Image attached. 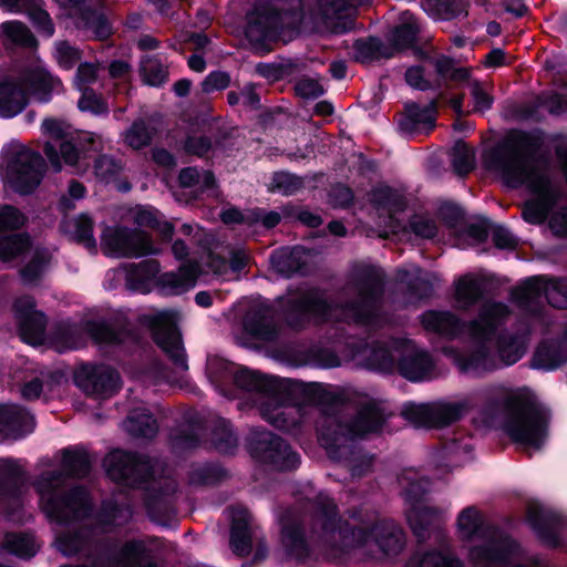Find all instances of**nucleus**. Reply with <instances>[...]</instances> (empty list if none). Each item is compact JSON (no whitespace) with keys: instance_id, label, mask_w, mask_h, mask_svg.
Listing matches in <instances>:
<instances>
[{"instance_id":"5","label":"nucleus","mask_w":567,"mask_h":567,"mask_svg":"<svg viewBox=\"0 0 567 567\" xmlns=\"http://www.w3.org/2000/svg\"><path fill=\"white\" fill-rule=\"evenodd\" d=\"M385 422L383 411L375 404L361 408L350 425L337 416L324 415L318 423V439L330 458L347 462L353 476H362L372 466V457L354 450L353 439L378 432Z\"/></svg>"},{"instance_id":"38","label":"nucleus","mask_w":567,"mask_h":567,"mask_svg":"<svg viewBox=\"0 0 567 567\" xmlns=\"http://www.w3.org/2000/svg\"><path fill=\"white\" fill-rule=\"evenodd\" d=\"M158 271L159 266L155 260L133 264L126 269V281L133 289H144L145 285L155 278Z\"/></svg>"},{"instance_id":"37","label":"nucleus","mask_w":567,"mask_h":567,"mask_svg":"<svg viewBox=\"0 0 567 567\" xmlns=\"http://www.w3.org/2000/svg\"><path fill=\"white\" fill-rule=\"evenodd\" d=\"M93 220L87 215L81 214L75 218L65 220L63 224L64 231L71 238L91 250H95L96 240L93 236Z\"/></svg>"},{"instance_id":"46","label":"nucleus","mask_w":567,"mask_h":567,"mask_svg":"<svg viewBox=\"0 0 567 567\" xmlns=\"http://www.w3.org/2000/svg\"><path fill=\"white\" fill-rule=\"evenodd\" d=\"M372 202L379 209H386L392 218V214L404 208L403 197L390 187H379L372 193Z\"/></svg>"},{"instance_id":"11","label":"nucleus","mask_w":567,"mask_h":567,"mask_svg":"<svg viewBox=\"0 0 567 567\" xmlns=\"http://www.w3.org/2000/svg\"><path fill=\"white\" fill-rule=\"evenodd\" d=\"M42 131L47 136L44 153L55 171L61 169V159L70 166L79 163L80 150L76 144L80 143L82 137L75 134L70 125L58 120L48 118L42 123Z\"/></svg>"},{"instance_id":"8","label":"nucleus","mask_w":567,"mask_h":567,"mask_svg":"<svg viewBox=\"0 0 567 567\" xmlns=\"http://www.w3.org/2000/svg\"><path fill=\"white\" fill-rule=\"evenodd\" d=\"M457 530L464 540L474 542L470 548V560L476 567H495L511 559L516 544L495 528L486 526L481 512L466 507L457 518Z\"/></svg>"},{"instance_id":"32","label":"nucleus","mask_w":567,"mask_h":567,"mask_svg":"<svg viewBox=\"0 0 567 567\" xmlns=\"http://www.w3.org/2000/svg\"><path fill=\"white\" fill-rule=\"evenodd\" d=\"M455 302L457 308L466 310L473 307L482 297L484 284L475 275L460 277L455 284Z\"/></svg>"},{"instance_id":"31","label":"nucleus","mask_w":567,"mask_h":567,"mask_svg":"<svg viewBox=\"0 0 567 567\" xmlns=\"http://www.w3.org/2000/svg\"><path fill=\"white\" fill-rule=\"evenodd\" d=\"M567 362V341H545L537 348L533 357L535 368L553 370Z\"/></svg>"},{"instance_id":"1","label":"nucleus","mask_w":567,"mask_h":567,"mask_svg":"<svg viewBox=\"0 0 567 567\" xmlns=\"http://www.w3.org/2000/svg\"><path fill=\"white\" fill-rule=\"evenodd\" d=\"M484 165L513 188L525 186L535 199L523 208V218L533 225L542 224L557 200L558 192L547 172L536 159L526 134L515 133L484 154Z\"/></svg>"},{"instance_id":"42","label":"nucleus","mask_w":567,"mask_h":567,"mask_svg":"<svg viewBox=\"0 0 567 567\" xmlns=\"http://www.w3.org/2000/svg\"><path fill=\"white\" fill-rule=\"evenodd\" d=\"M143 82L151 86H159L167 80L168 71L155 56H145L140 65Z\"/></svg>"},{"instance_id":"55","label":"nucleus","mask_w":567,"mask_h":567,"mask_svg":"<svg viewBox=\"0 0 567 567\" xmlns=\"http://www.w3.org/2000/svg\"><path fill=\"white\" fill-rule=\"evenodd\" d=\"M282 543L290 554L295 555L297 558L306 556L307 547L299 528L284 525Z\"/></svg>"},{"instance_id":"24","label":"nucleus","mask_w":567,"mask_h":567,"mask_svg":"<svg viewBox=\"0 0 567 567\" xmlns=\"http://www.w3.org/2000/svg\"><path fill=\"white\" fill-rule=\"evenodd\" d=\"M28 104V93L21 79H6L0 82V116L13 117Z\"/></svg>"},{"instance_id":"45","label":"nucleus","mask_w":567,"mask_h":567,"mask_svg":"<svg viewBox=\"0 0 567 567\" xmlns=\"http://www.w3.org/2000/svg\"><path fill=\"white\" fill-rule=\"evenodd\" d=\"M3 546L8 551L23 558L32 557L39 548L33 537L24 534H7Z\"/></svg>"},{"instance_id":"9","label":"nucleus","mask_w":567,"mask_h":567,"mask_svg":"<svg viewBox=\"0 0 567 567\" xmlns=\"http://www.w3.org/2000/svg\"><path fill=\"white\" fill-rule=\"evenodd\" d=\"M235 381L243 389L260 393V414L275 427L290 431L300 423V408L285 403L282 381L246 369L236 374Z\"/></svg>"},{"instance_id":"10","label":"nucleus","mask_w":567,"mask_h":567,"mask_svg":"<svg viewBox=\"0 0 567 567\" xmlns=\"http://www.w3.org/2000/svg\"><path fill=\"white\" fill-rule=\"evenodd\" d=\"M2 166L9 184L21 194L33 190L40 184L44 171L41 155L24 146L8 152Z\"/></svg>"},{"instance_id":"58","label":"nucleus","mask_w":567,"mask_h":567,"mask_svg":"<svg viewBox=\"0 0 567 567\" xmlns=\"http://www.w3.org/2000/svg\"><path fill=\"white\" fill-rule=\"evenodd\" d=\"M82 96L78 102V106L83 112H91L94 115L106 114L109 107L106 103L91 89L81 91Z\"/></svg>"},{"instance_id":"16","label":"nucleus","mask_w":567,"mask_h":567,"mask_svg":"<svg viewBox=\"0 0 567 567\" xmlns=\"http://www.w3.org/2000/svg\"><path fill=\"white\" fill-rule=\"evenodd\" d=\"M101 246L106 254L117 257H141L157 252L146 233L122 227H105Z\"/></svg>"},{"instance_id":"63","label":"nucleus","mask_w":567,"mask_h":567,"mask_svg":"<svg viewBox=\"0 0 567 567\" xmlns=\"http://www.w3.org/2000/svg\"><path fill=\"white\" fill-rule=\"evenodd\" d=\"M97 79V66L93 63H81L74 76V85L82 91Z\"/></svg>"},{"instance_id":"49","label":"nucleus","mask_w":567,"mask_h":567,"mask_svg":"<svg viewBox=\"0 0 567 567\" xmlns=\"http://www.w3.org/2000/svg\"><path fill=\"white\" fill-rule=\"evenodd\" d=\"M433 65L443 79H447L457 83H463L465 80H468V75L471 74L470 69L460 68L456 63L446 56H441L433 61Z\"/></svg>"},{"instance_id":"34","label":"nucleus","mask_w":567,"mask_h":567,"mask_svg":"<svg viewBox=\"0 0 567 567\" xmlns=\"http://www.w3.org/2000/svg\"><path fill=\"white\" fill-rule=\"evenodd\" d=\"M308 260V251L303 248L295 247L292 249H281L271 255L274 268L285 275L290 276L301 271Z\"/></svg>"},{"instance_id":"14","label":"nucleus","mask_w":567,"mask_h":567,"mask_svg":"<svg viewBox=\"0 0 567 567\" xmlns=\"http://www.w3.org/2000/svg\"><path fill=\"white\" fill-rule=\"evenodd\" d=\"M400 483L410 506L406 512L408 522L413 533L419 538H423L427 527L439 520L437 511L420 503L421 497L427 489L429 482L417 477L415 472L409 471L401 476Z\"/></svg>"},{"instance_id":"60","label":"nucleus","mask_w":567,"mask_h":567,"mask_svg":"<svg viewBox=\"0 0 567 567\" xmlns=\"http://www.w3.org/2000/svg\"><path fill=\"white\" fill-rule=\"evenodd\" d=\"M23 12L29 14L30 19L40 32L47 37H51L54 33L53 23L47 11L38 7H33L30 2H28L27 10Z\"/></svg>"},{"instance_id":"6","label":"nucleus","mask_w":567,"mask_h":567,"mask_svg":"<svg viewBox=\"0 0 567 567\" xmlns=\"http://www.w3.org/2000/svg\"><path fill=\"white\" fill-rule=\"evenodd\" d=\"M90 455L84 450L62 452V472H48L40 476L35 486L40 503L47 516L58 523L87 515L91 504L83 488H74L68 494L61 492L63 475L82 477L91 470Z\"/></svg>"},{"instance_id":"43","label":"nucleus","mask_w":567,"mask_h":567,"mask_svg":"<svg viewBox=\"0 0 567 567\" xmlns=\"http://www.w3.org/2000/svg\"><path fill=\"white\" fill-rule=\"evenodd\" d=\"M401 415L415 427H432V402H409L402 406Z\"/></svg>"},{"instance_id":"13","label":"nucleus","mask_w":567,"mask_h":567,"mask_svg":"<svg viewBox=\"0 0 567 567\" xmlns=\"http://www.w3.org/2000/svg\"><path fill=\"white\" fill-rule=\"evenodd\" d=\"M177 319V312L172 310H162L142 317V321L152 328L158 347L181 370H187L184 347L176 328Z\"/></svg>"},{"instance_id":"40","label":"nucleus","mask_w":567,"mask_h":567,"mask_svg":"<svg viewBox=\"0 0 567 567\" xmlns=\"http://www.w3.org/2000/svg\"><path fill=\"white\" fill-rule=\"evenodd\" d=\"M412 561L415 567H463L462 563L446 548L417 553Z\"/></svg>"},{"instance_id":"51","label":"nucleus","mask_w":567,"mask_h":567,"mask_svg":"<svg viewBox=\"0 0 567 567\" xmlns=\"http://www.w3.org/2000/svg\"><path fill=\"white\" fill-rule=\"evenodd\" d=\"M153 138V131L143 122L136 121L124 133V142L133 150L147 146Z\"/></svg>"},{"instance_id":"53","label":"nucleus","mask_w":567,"mask_h":567,"mask_svg":"<svg viewBox=\"0 0 567 567\" xmlns=\"http://www.w3.org/2000/svg\"><path fill=\"white\" fill-rule=\"evenodd\" d=\"M51 259L47 250L37 251L31 261L21 270L22 280L27 284L34 282L45 270Z\"/></svg>"},{"instance_id":"4","label":"nucleus","mask_w":567,"mask_h":567,"mask_svg":"<svg viewBox=\"0 0 567 567\" xmlns=\"http://www.w3.org/2000/svg\"><path fill=\"white\" fill-rule=\"evenodd\" d=\"M482 422L501 424L509 439L527 449L539 450L547 439L548 416L532 401L525 388L494 385L483 391Z\"/></svg>"},{"instance_id":"2","label":"nucleus","mask_w":567,"mask_h":567,"mask_svg":"<svg viewBox=\"0 0 567 567\" xmlns=\"http://www.w3.org/2000/svg\"><path fill=\"white\" fill-rule=\"evenodd\" d=\"M311 538L318 542L329 558L337 559L359 549L363 556L380 559L398 555L404 546V534L393 522L381 520L369 528L350 527L337 519L336 505L324 494L316 502Z\"/></svg>"},{"instance_id":"30","label":"nucleus","mask_w":567,"mask_h":567,"mask_svg":"<svg viewBox=\"0 0 567 567\" xmlns=\"http://www.w3.org/2000/svg\"><path fill=\"white\" fill-rule=\"evenodd\" d=\"M435 106L433 104L419 106L411 103L405 106L400 128L405 133L427 132L434 126Z\"/></svg>"},{"instance_id":"54","label":"nucleus","mask_w":567,"mask_h":567,"mask_svg":"<svg viewBox=\"0 0 567 567\" xmlns=\"http://www.w3.org/2000/svg\"><path fill=\"white\" fill-rule=\"evenodd\" d=\"M86 330L99 343H121L125 340V334L123 332H115L103 322H89Z\"/></svg>"},{"instance_id":"15","label":"nucleus","mask_w":567,"mask_h":567,"mask_svg":"<svg viewBox=\"0 0 567 567\" xmlns=\"http://www.w3.org/2000/svg\"><path fill=\"white\" fill-rule=\"evenodd\" d=\"M104 467L111 480L132 486L155 475V465L150 458L120 450L106 455Z\"/></svg>"},{"instance_id":"39","label":"nucleus","mask_w":567,"mask_h":567,"mask_svg":"<svg viewBox=\"0 0 567 567\" xmlns=\"http://www.w3.org/2000/svg\"><path fill=\"white\" fill-rule=\"evenodd\" d=\"M0 33L4 42L32 48L37 41L29 28L20 21H7L1 23Z\"/></svg>"},{"instance_id":"44","label":"nucleus","mask_w":567,"mask_h":567,"mask_svg":"<svg viewBox=\"0 0 567 567\" xmlns=\"http://www.w3.org/2000/svg\"><path fill=\"white\" fill-rule=\"evenodd\" d=\"M463 84L468 87L473 100V109L471 112H485L492 107L494 100L488 91L487 83L480 82L470 74L468 80H465Z\"/></svg>"},{"instance_id":"25","label":"nucleus","mask_w":567,"mask_h":567,"mask_svg":"<svg viewBox=\"0 0 567 567\" xmlns=\"http://www.w3.org/2000/svg\"><path fill=\"white\" fill-rule=\"evenodd\" d=\"M245 330L265 341H269L276 336V326L274 323V310L265 303L254 306L245 316Z\"/></svg>"},{"instance_id":"50","label":"nucleus","mask_w":567,"mask_h":567,"mask_svg":"<svg viewBox=\"0 0 567 567\" xmlns=\"http://www.w3.org/2000/svg\"><path fill=\"white\" fill-rule=\"evenodd\" d=\"M82 22L84 28L99 40H104L112 33V27L102 12L85 11L82 14Z\"/></svg>"},{"instance_id":"21","label":"nucleus","mask_w":567,"mask_h":567,"mask_svg":"<svg viewBox=\"0 0 567 567\" xmlns=\"http://www.w3.org/2000/svg\"><path fill=\"white\" fill-rule=\"evenodd\" d=\"M155 540L133 539L124 543L113 556L115 567H158L153 560Z\"/></svg>"},{"instance_id":"22","label":"nucleus","mask_w":567,"mask_h":567,"mask_svg":"<svg viewBox=\"0 0 567 567\" xmlns=\"http://www.w3.org/2000/svg\"><path fill=\"white\" fill-rule=\"evenodd\" d=\"M476 406V396L467 394L454 400H441L432 402V427L449 426L466 414H468Z\"/></svg>"},{"instance_id":"23","label":"nucleus","mask_w":567,"mask_h":567,"mask_svg":"<svg viewBox=\"0 0 567 567\" xmlns=\"http://www.w3.org/2000/svg\"><path fill=\"white\" fill-rule=\"evenodd\" d=\"M231 529L230 547L238 556H246L252 547L254 530L250 527V514L244 507H234L230 511Z\"/></svg>"},{"instance_id":"26","label":"nucleus","mask_w":567,"mask_h":567,"mask_svg":"<svg viewBox=\"0 0 567 567\" xmlns=\"http://www.w3.org/2000/svg\"><path fill=\"white\" fill-rule=\"evenodd\" d=\"M21 81L24 82L27 92L30 91L41 102H48L52 93L62 91L61 80L42 66L29 71Z\"/></svg>"},{"instance_id":"33","label":"nucleus","mask_w":567,"mask_h":567,"mask_svg":"<svg viewBox=\"0 0 567 567\" xmlns=\"http://www.w3.org/2000/svg\"><path fill=\"white\" fill-rule=\"evenodd\" d=\"M352 0H317L312 9L316 20L322 22L327 29L338 31L340 20Z\"/></svg>"},{"instance_id":"36","label":"nucleus","mask_w":567,"mask_h":567,"mask_svg":"<svg viewBox=\"0 0 567 567\" xmlns=\"http://www.w3.org/2000/svg\"><path fill=\"white\" fill-rule=\"evenodd\" d=\"M422 324L426 330L446 336H456L463 329L460 319L449 311H427L422 316Z\"/></svg>"},{"instance_id":"19","label":"nucleus","mask_w":567,"mask_h":567,"mask_svg":"<svg viewBox=\"0 0 567 567\" xmlns=\"http://www.w3.org/2000/svg\"><path fill=\"white\" fill-rule=\"evenodd\" d=\"M13 310L22 340L32 346L40 344L44 337L47 318L35 309L34 300L29 296L21 297L16 300Z\"/></svg>"},{"instance_id":"20","label":"nucleus","mask_w":567,"mask_h":567,"mask_svg":"<svg viewBox=\"0 0 567 567\" xmlns=\"http://www.w3.org/2000/svg\"><path fill=\"white\" fill-rule=\"evenodd\" d=\"M433 360L427 352L408 341L401 343L398 369L405 379L421 381L429 378L433 371Z\"/></svg>"},{"instance_id":"47","label":"nucleus","mask_w":567,"mask_h":567,"mask_svg":"<svg viewBox=\"0 0 567 567\" xmlns=\"http://www.w3.org/2000/svg\"><path fill=\"white\" fill-rule=\"evenodd\" d=\"M451 162L457 175H466L474 168V152L467 144L457 142L452 150Z\"/></svg>"},{"instance_id":"29","label":"nucleus","mask_w":567,"mask_h":567,"mask_svg":"<svg viewBox=\"0 0 567 567\" xmlns=\"http://www.w3.org/2000/svg\"><path fill=\"white\" fill-rule=\"evenodd\" d=\"M400 351L401 344L388 347L383 343H373L367 346L361 354L368 368L389 372L394 369L395 362L399 360Z\"/></svg>"},{"instance_id":"3","label":"nucleus","mask_w":567,"mask_h":567,"mask_svg":"<svg viewBox=\"0 0 567 567\" xmlns=\"http://www.w3.org/2000/svg\"><path fill=\"white\" fill-rule=\"evenodd\" d=\"M508 315V307L502 302L484 303L478 317L467 323L468 336L475 342L471 353L465 354L452 348L444 349V353L460 371L473 375L516 363L526 352L527 340L524 334L499 333Z\"/></svg>"},{"instance_id":"28","label":"nucleus","mask_w":567,"mask_h":567,"mask_svg":"<svg viewBox=\"0 0 567 567\" xmlns=\"http://www.w3.org/2000/svg\"><path fill=\"white\" fill-rule=\"evenodd\" d=\"M198 275L199 265L192 261L182 265L176 272L163 274L158 278V284L167 292L178 295L193 288Z\"/></svg>"},{"instance_id":"64","label":"nucleus","mask_w":567,"mask_h":567,"mask_svg":"<svg viewBox=\"0 0 567 567\" xmlns=\"http://www.w3.org/2000/svg\"><path fill=\"white\" fill-rule=\"evenodd\" d=\"M23 220V216L17 208L9 205L0 208V230L18 228Z\"/></svg>"},{"instance_id":"41","label":"nucleus","mask_w":567,"mask_h":567,"mask_svg":"<svg viewBox=\"0 0 567 567\" xmlns=\"http://www.w3.org/2000/svg\"><path fill=\"white\" fill-rule=\"evenodd\" d=\"M420 25L412 14L405 13L402 22L393 30L392 42L398 49H406L414 44Z\"/></svg>"},{"instance_id":"57","label":"nucleus","mask_w":567,"mask_h":567,"mask_svg":"<svg viewBox=\"0 0 567 567\" xmlns=\"http://www.w3.org/2000/svg\"><path fill=\"white\" fill-rule=\"evenodd\" d=\"M264 16H259L258 18H254L250 16L249 18V24L247 27V34L251 38H268L271 35L274 30L277 27V17L270 16L265 17V23H264Z\"/></svg>"},{"instance_id":"61","label":"nucleus","mask_w":567,"mask_h":567,"mask_svg":"<svg viewBox=\"0 0 567 567\" xmlns=\"http://www.w3.org/2000/svg\"><path fill=\"white\" fill-rule=\"evenodd\" d=\"M55 59L60 66L71 69L80 61L81 53L68 42H59L55 45Z\"/></svg>"},{"instance_id":"52","label":"nucleus","mask_w":567,"mask_h":567,"mask_svg":"<svg viewBox=\"0 0 567 567\" xmlns=\"http://www.w3.org/2000/svg\"><path fill=\"white\" fill-rule=\"evenodd\" d=\"M132 517V509L125 505L105 504L101 514V523L107 527H116L126 524Z\"/></svg>"},{"instance_id":"18","label":"nucleus","mask_w":567,"mask_h":567,"mask_svg":"<svg viewBox=\"0 0 567 567\" xmlns=\"http://www.w3.org/2000/svg\"><path fill=\"white\" fill-rule=\"evenodd\" d=\"M76 385L87 395L106 399L120 389L118 373L106 365H84L74 375Z\"/></svg>"},{"instance_id":"17","label":"nucleus","mask_w":567,"mask_h":567,"mask_svg":"<svg viewBox=\"0 0 567 567\" xmlns=\"http://www.w3.org/2000/svg\"><path fill=\"white\" fill-rule=\"evenodd\" d=\"M251 453L258 460L274 465L278 470L295 468L299 456L279 436L262 431L256 435L251 444Z\"/></svg>"},{"instance_id":"56","label":"nucleus","mask_w":567,"mask_h":567,"mask_svg":"<svg viewBox=\"0 0 567 567\" xmlns=\"http://www.w3.org/2000/svg\"><path fill=\"white\" fill-rule=\"evenodd\" d=\"M302 187V181L296 175L286 172L276 173L270 184V190L292 195Z\"/></svg>"},{"instance_id":"27","label":"nucleus","mask_w":567,"mask_h":567,"mask_svg":"<svg viewBox=\"0 0 567 567\" xmlns=\"http://www.w3.org/2000/svg\"><path fill=\"white\" fill-rule=\"evenodd\" d=\"M33 430V417L16 404L0 405V433L21 436Z\"/></svg>"},{"instance_id":"12","label":"nucleus","mask_w":567,"mask_h":567,"mask_svg":"<svg viewBox=\"0 0 567 567\" xmlns=\"http://www.w3.org/2000/svg\"><path fill=\"white\" fill-rule=\"evenodd\" d=\"M519 307L534 311L543 297L555 308H567V279L530 278L513 290Z\"/></svg>"},{"instance_id":"59","label":"nucleus","mask_w":567,"mask_h":567,"mask_svg":"<svg viewBox=\"0 0 567 567\" xmlns=\"http://www.w3.org/2000/svg\"><path fill=\"white\" fill-rule=\"evenodd\" d=\"M121 165L114 158L102 155L94 163L95 176L102 182L109 183L116 177L121 171Z\"/></svg>"},{"instance_id":"35","label":"nucleus","mask_w":567,"mask_h":567,"mask_svg":"<svg viewBox=\"0 0 567 567\" xmlns=\"http://www.w3.org/2000/svg\"><path fill=\"white\" fill-rule=\"evenodd\" d=\"M125 430L135 437L152 439L158 431L156 420L144 408L133 409L124 422Z\"/></svg>"},{"instance_id":"7","label":"nucleus","mask_w":567,"mask_h":567,"mask_svg":"<svg viewBox=\"0 0 567 567\" xmlns=\"http://www.w3.org/2000/svg\"><path fill=\"white\" fill-rule=\"evenodd\" d=\"M383 274L375 267H363L355 282L359 296L357 303L346 307L330 306L318 297L305 296L291 299L296 309L302 315H313L321 321L344 320L363 324H375L379 298L382 289Z\"/></svg>"},{"instance_id":"48","label":"nucleus","mask_w":567,"mask_h":567,"mask_svg":"<svg viewBox=\"0 0 567 567\" xmlns=\"http://www.w3.org/2000/svg\"><path fill=\"white\" fill-rule=\"evenodd\" d=\"M29 238L24 235H10L0 238V262H9L29 247Z\"/></svg>"},{"instance_id":"62","label":"nucleus","mask_w":567,"mask_h":567,"mask_svg":"<svg viewBox=\"0 0 567 567\" xmlns=\"http://www.w3.org/2000/svg\"><path fill=\"white\" fill-rule=\"evenodd\" d=\"M427 4L435 9L443 19H450L461 14L463 10L462 0H426Z\"/></svg>"}]
</instances>
